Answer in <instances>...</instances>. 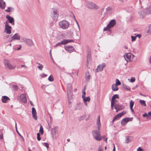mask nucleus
Returning a JSON list of instances; mask_svg holds the SVG:
<instances>
[{"instance_id":"nucleus-1","label":"nucleus","mask_w":151,"mask_h":151,"mask_svg":"<svg viewBox=\"0 0 151 151\" xmlns=\"http://www.w3.org/2000/svg\"><path fill=\"white\" fill-rule=\"evenodd\" d=\"M96 124L98 130H93L92 131V133L94 139L96 140L100 141L102 139V137L101 136V134L99 132L101 127L100 116V115L98 116L96 122Z\"/></svg>"},{"instance_id":"nucleus-2","label":"nucleus","mask_w":151,"mask_h":151,"mask_svg":"<svg viewBox=\"0 0 151 151\" xmlns=\"http://www.w3.org/2000/svg\"><path fill=\"white\" fill-rule=\"evenodd\" d=\"M60 27L64 30L67 29L69 26V23L65 20H63L58 23Z\"/></svg>"},{"instance_id":"nucleus-3","label":"nucleus","mask_w":151,"mask_h":151,"mask_svg":"<svg viewBox=\"0 0 151 151\" xmlns=\"http://www.w3.org/2000/svg\"><path fill=\"white\" fill-rule=\"evenodd\" d=\"M20 42H24L27 45L29 46H32L34 45V43L32 40L23 37L21 38Z\"/></svg>"},{"instance_id":"nucleus-4","label":"nucleus","mask_w":151,"mask_h":151,"mask_svg":"<svg viewBox=\"0 0 151 151\" xmlns=\"http://www.w3.org/2000/svg\"><path fill=\"white\" fill-rule=\"evenodd\" d=\"M4 64L6 68L10 70H12L15 68L16 66L15 65H12L10 63V61L7 59H4Z\"/></svg>"},{"instance_id":"nucleus-5","label":"nucleus","mask_w":151,"mask_h":151,"mask_svg":"<svg viewBox=\"0 0 151 151\" xmlns=\"http://www.w3.org/2000/svg\"><path fill=\"white\" fill-rule=\"evenodd\" d=\"M86 6L88 8L90 9H97L99 8L98 6L92 2H88Z\"/></svg>"},{"instance_id":"nucleus-6","label":"nucleus","mask_w":151,"mask_h":151,"mask_svg":"<svg viewBox=\"0 0 151 151\" xmlns=\"http://www.w3.org/2000/svg\"><path fill=\"white\" fill-rule=\"evenodd\" d=\"M67 90L68 97H72V85L71 84H68L67 86Z\"/></svg>"},{"instance_id":"nucleus-7","label":"nucleus","mask_w":151,"mask_h":151,"mask_svg":"<svg viewBox=\"0 0 151 151\" xmlns=\"http://www.w3.org/2000/svg\"><path fill=\"white\" fill-rule=\"evenodd\" d=\"M126 112L125 111H123L121 113H119L117 114L113 118L112 120V123H113L115 121L120 118L122 116L126 113Z\"/></svg>"},{"instance_id":"nucleus-8","label":"nucleus","mask_w":151,"mask_h":151,"mask_svg":"<svg viewBox=\"0 0 151 151\" xmlns=\"http://www.w3.org/2000/svg\"><path fill=\"white\" fill-rule=\"evenodd\" d=\"M11 27L8 25L7 22H6L5 24V31L7 34H10L11 33Z\"/></svg>"},{"instance_id":"nucleus-9","label":"nucleus","mask_w":151,"mask_h":151,"mask_svg":"<svg viewBox=\"0 0 151 151\" xmlns=\"http://www.w3.org/2000/svg\"><path fill=\"white\" fill-rule=\"evenodd\" d=\"M132 118L127 117L123 119L121 121V124L122 126L125 125L128 122L132 120Z\"/></svg>"},{"instance_id":"nucleus-10","label":"nucleus","mask_w":151,"mask_h":151,"mask_svg":"<svg viewBox=\"0 0 151 151\" xmlns=\"http://www.w3.org/2000/svg\"><path fill=\"white\" fill-rule=\"evenodd\" d=\"M124 57L127 61L131 60V58L132 57H134V56L131 53H128L125 54Z\"/></svg>"},{"instance_id":"nucleus-11","label":"nucleus","mask_w":151,"mask_h":151,"mask_svg":"<svg viewBox=\"0 0 151 151\" xmlns=\"http://www.w3.org/2000/svg\"><path fill=\"white\" fill-rule=\"evenodd\" d=\"M64 47L66 50L69 53H71L72 52L74 51L75 50V49L73 46L71 45L65 46Z\"/></svg>"},{"instance_id":"nucleus-12","label":"nucleus","mask_w":151,"mask_h":151,"mask_svg":"<svg viewBox=\"0 0 151 151\" xmlns=\"http://www.w3.org/2000/svg\"><path fill=\"white\" fill-rule=\"evenodd\" d=\"M116 24L115 20L113 19L111 20L109 24L107 25V27L111 28L113 27Z\"/></svg>"},{"instance_id":"nucleus-13","label":"nucleus","mask_w":151,"mask_h":151,"mask_svg":"<svg viewBox=\"0 0 151 151\" xmlns=\"http://www.w3.org/2000/svg\"><path fill=\"white\" fill-rule=\"evenodd\" d=\"M52 18L54 19H56L58 17V11L56 9H54L52 13Z\"/></svg>"},{"instance_id":"nucleus-14","label":"nucleus","mask_w":151,"mask_h":151,"mask_svg":"<svg viewBox=\"0 0 151 151\" xmlns=\"http://www.w3.org/2000/svg\"><path fill=\"white\" fill-rule=\"evenodd\" d=\"M103 10L104 11H105V12H104V14L106 15H107L108 14H109L110 13L112 10V8L110 7H108L107 8H106L105 9H104Z\"/></svg>"},{"instance_id":"nucleus-15","label":"nucleus","mask_w":151,"mask_h":151,"mask_svg":"<svg viewBox=\"0 0 151 151\" xmlns=\"http://www.w3.org/2000/svg\"><path fill=\"white\" fill-rule=\"evenodd\" d=\"M106 64L105 63H102L101 65H98L97 68V71H101L103 70V68L105 67Z\"/></svg>"},{"instance_id":"nucleus-16","label":"nucleus","mask_w":151,"mask_h":151,"mask_svg":"<svg viewBox=\"0 0 151 151\" xmlns=\"http://www.w3.org/2000/svg\"><path fill=\"white\" fill-rule=\"evenodd\" d=\"M32 117L35 120L37 119V112L35 108L33 107L32 109Z\"/></svg>"},{"instance_id":"nucleus-17","label":"nucleus","mask_w":151,"mask_h":151,"mask_svg":"<svg viewBox=\"0 0 151 151\" xmlns=\"http://www.w3.org/2000/svg\"><path fill=\"white\" fill-rule=\"evenodd\" d=\"M6 17L9 20V22L10 23H11L13 25H14V19L13 17H11L9 15H7Z\"/></svg>"},{"instance_id":"nucleus-18","label":"nucleus","mask_w":151,"mask_h":151,"mask_svg":"<svg viewBox=\"0 0 151 151\" xmlns=\"http://www.w3.org/2000/svg\"><path fill=\"white\" fill-rule=\"evenodd\" d=\"M115 109L116 110V112H117L118 111L123 109L124 107L123 106H120L117 104H116L114 106Z\"/></svg>"},{"instance_id":"nucleus-19","label":"nucleus","mask_w":151,"mask_h":151,"mask_svg":"<svg viewBox=\"0 0 151 151\" xmlns=\"http://www.w3.org/2000/svg\"><path fill=\"white\" fill-rule=\"evenodd\" d=\"M12 40H11L12 41L14 40H20V37L17 34H15L12 37Z\"/></svg>"},{"instance_id":"nucleus-20","label":"nucleus","mask_w":151,"mask_h":151,"mask_svg":"<svg viewBox=\"0 0 151 151\" xmlns=\"http://www.w3.org/2000/svg\"><path fill=\"white\" fill-rule=\"evenodd\" d=\"M20 98L21 100L23 103H25L27 102V98L24 94H21L20 96Z\"/></svg>"},{"instance_id":"nucleus-21","label":"nucleus","mask_w":151,"mask_h":151,"mask_svg":"<svg viewBox=\"0 0 151 151\" xmlns=\"http://www.w3.org/2000/svg\"><path fill=\"white\" fill-rule=\"evenodd\" d=\"M5 3L3 0H0V8L4 9L5 7Z\"/></svg>"},{"instance_id":"nucleus-22","label":"nucleus","mask_w":151,"mask_h":151,"mask_svg":"<svg viewBox=\"0 0 151 151\" xmlns=\"http://www.w3.org/2000/svg\"><path fill=\"white\" fill-rule=\"evenodd\" d=\"M125 143H128L129 142L132 141L133 138L132 137L129 136H127L125 137Z\"/></svg>"},{"instance_id":"nucleus-23","label":"nucleus","mask_w":151,"mask_h":151,"mask_svg":"<svg viewBox=\"0 0 151 151\" xmlns=\"http://www.w3.org/2000/svg\"><path fill=\"white\" fill-rule=\"evenodd\" d=\"M2 101L3 102L6 103L8 100H10V99L6 96H3L1 98Z\"/></svg>"},{"instance_id":"nucleus-24","label":"nucleus","mask_w":151,"mask_h":151,"mask_svg":"<svg viewBox=\"0 0 151 151\" xmlns=\"http://www.w3.org/2000/svg\"><path fill=\"white\" fill-rule=\"evenodd\" d=\"M73 42V40H64L61 41V43H62V45H64Z\"/></svg>"},{"instance_id":"nucleus-25","label":"nucleus","mask_w":151,"mask_h":151,"mask_svg":"<svg viewBox=\"0 0 151 151\" xmlns=\"http://www.w3.org/2000/svg\"><path fill=\"white\" fill-rule=\"evenodd\" d=\"M73 42V40H64L61 41V43H62V45H64Z\"/></svg>"},{"instance_id":"nucleus-26","label":"nucleus","mask_w":151,"mask_h":151,"mask_svg":"<svg viewBox=\"0 0 151 151\" xmlns=\"http://www.w3.org/2000/svg\"><path fill=\"white\" fill-rule=\"evenodd\" d=\"M83 106V104L81 103H79L77 104V106L75 108V110L81 109Z\"/></svg>"},{"instance_id":"nucleus-27","label":"nucleus","mask_w":151,"mask_h":151,"mask_svg":"<svg viewBox=\"0 0 151 151\" xmlns=\"http://www.w3.org/2000/svg\"><path fill=\"white\" fill-rule=\"evenodd\" d=\"M112 89L114 91H116L118 90L119 88L117 87V86L114 84L112 85Z\"/></svg>"},{"instance_id":"nucleus-28","label":"nucleus","mask_w":151,"mask_h":151,"mask_svg":"<svg viewBox=\"0 0 151 151\" xmlns=\"http://www.w3.org/2000/svg\"><path fill=\"white\" fill-rule=\"evenodd\" d=\"M91 54L90 53H88V55L87 57V63L88 64L90 63H91Z\"/></svg>"},{"instance_id":"nucleus-29","label":"nucleus","mask_w":151,"mask_h":151,"mask_svg":"<svg viewBox=\"0 0 151 151\" xmlns=\"http://www.w3.org/2000/svg\"><path fill=\"white\" fill-rule=\"evenodd\" d=\"M83 99L84 102H89L90 101L91 99L90 97L89 96L86 97H85V98H82Z\"/></svg>"},{"instance_id":"nucleus-30","label":"nucleus","mask_w":151,"mask_h":151,"mask_svg":"<svg viewBox=\"0 0 151 151\" xmlns=\"http://www.w3.org/2000/svg\"><path fill=\"white\" fill-rule=\"evenodd\" d=\"M90 77L89 72L87 71L86 73V79L88 81L89 80Z\"/></svg>"},{"instance_id":"nucleus-31","label":"nucleus","mask_w":151,"mask_h":151,"mask_svg":"<svg viewBox=\"0 0 151 151\" xmlns=\"http://www.w3.org/2000/svg\"><path fill=\"white\" fill-rule=\"evenodd\" d=\"M116 98H119V96L117 94H115L113 95V96L112 97L111 101L113 102V100L114 99H115Z\"/></svg>"},{"instance_id":"nucleus-32","label":"nucleus","mask_w":151,"mask_h":151,"mask_svg":"<svg viewBox=\"0 0 151 151\" xmlns=\"http://www.w3.org/2000/svg\"><path fill=\"white\" fill-rule=\"evenodd\" d=\"M139 102L142 105H143L145 106H146L145 101L144 100H140Z\"/></svg>"},{"instance_id":"nucleus-33","label":"nucleus","mask_w":151,"mask_h":151,"mask_svg":"<svg viewBox=\"0 0 151 151\" xmlns=\"http://www.w3.org/2000/svg\"><path fill=\"white\" fill-rule=\"evenodd\" d=\"M72 97H68V106L69 107H70L71 106V102L70 101V100L71 99Z\"/></svg>"},{"instance_id":"nucleus-34","label":"nucleus","mask_w":151,"mask_h":151,"mask_svg":"<svg viewBox=\"0 0 151 151\" xmlns=\"http://www.w3.org/2000/svg\"><path fill=\"white\" fill-rule=\"evenodd\" d=\"M39 132L42 134H43V127L40 124V129L39 130Z\"/></svg>"},{"instance_id":"nucleus-35","label":"nucleus","mask_w":151,"mask_h":151,"mask_svg":"<svg viewBox=\"0 0 151 151\" xmlns=\"http://www.w3.org/2000/svg\"><path fill=\"white\" fill-rule=\"evenodd\" d=\"M37 64L39 65V66H37V68L39 70H42L43 68V66L39 63H37Z\"/></svg>"},{"instance_id":"nucleus-36","label":"nucleus","mask_w":151,"mask_h":151,"mask_svg":"<svg viewBox=\"0 0 151 151\" xmlns=\"http://www.w3.org/2000/svg\"><path fill=\"white\" fill-rule=\"evenodd\" d=\"M114 84L118 86L121 85V83L118 79H116V83Z\"/></svg>"},{"instance_id":"nucleus-37","label":"nucleus","mask_w":151,"mask_h":151,"mask_svg":"<svg viewBox=\"0 0 151 151\" xmlns=\"http://www.w3.org/2000/svg\"><path fill=\"white\" fill-rule=\"evenodd\" d=\"M54 79V78L52 75H51L48 78V80L50 81H53Z\"/></svg>"},{"instance_id":"nucleus-38","label":"nucleus","mask_w":151,"mask_h":151,"mask_svg":"<svg viewBox=\"0 0 151 151\" xmlns=\"http://www.w3.org/2000/svg\"><path fill=\"white\" fill-rule=\"evenodd\" d=\"M139 14L142 15V17H143L145 15V13L143 11H140L139 12Z\"/></svg>"},{"instance_id":"nucleus-39","label":"nucleus","mask_w":151,"mask_h":151,"mask_svg":"<svg viewBox=\"0 0 151 151\" xmlns=\"http://www.w3.org/2000/svg\"><path fill=\"white\" fill-rule=\"evenodd\" d=\"M12 9L13 10H14V9L13 8L10 7H9L8 8V9L6 10V11L7 12H10L11 11H12V10H11L10 9Z\"/></svg>"},{"instance_id":"nucleus-40","label":"nucleus","mask_w":151,"mask_h":151,"mask_svg":"<svg viewBox=\"0 0 151 151\" xmlns=\"http://www.w3.org/2000/svg\"><path fill=\"white\" fill-rule=\"evenodd\" d=\"M124 88L125 89H126L127 90H130V87L129 86H127L126 85H124Z\"/></svg>"},{"instance_id":"nucleus-41","label":"nucleus","mask_w":151,"mask_h":151,"mask_svg":"<svg viewBox=\"0 0 151 151\" xmlns=\"http://www.w3.org/2000/svg\"><path fill=\"white\" fill-rule=\"evenodd\" d=\"M134 104V102L132 100H131L130 101V107H133Z\"/></svg>"},{"instance_id":"nucleus-42","label":"nucleus","mask_w":151,"mask_h":151,"mask_svg":"<svg viewBox=\"0 0 151 151\" xmlns=\"http://www.w3.org/2000/svg\"><path fill=\"white\" fill-rule=\"evenodd\" d=\"M82 98H85V95H86V93L85 91H84V90H82Z\"/></svg>"},{"instance_id":"nucleus-43","label":"nucleus","mask_w":151,"mask_h":151,"mask_svg":"<svg viewBox=\"0 0 151 151\" xmlns=\"http://www.w3.org/2000/svg\"><path fill=\"white\" fill-rule=\"evenodd\" d=\"M37 140L39 141H40L41 140V138L40 137V134L39 133H37Z\"/></svg>"},{"instance_id":"nucleus-44","label":"nucleus","mask_w":151,"mask_h":151,"mask_svg":"<svg viewBox=\"0 0 151 151\" xmlns=\"http://www.w3.org/2000/svg\"><path fill=\"white\" fill-rule=\"evenodd\" d=\"M40 76L42 78H44L46 76H47V75L45 74L44 73H42L40 74Z\"/></svg>"},{"instance_id":"nucleus-45","label":"nucleus","mask_w":151,"mask_h":151,"mask_svg":"<svg viewBox=\"0 0 151 151\" xmlns=\"http://www.w3.org/2000/svg\"><path fill=\"white\" fill-rule=\"evenodd\" d=\"M132 38V42L135 41L136 40V39L137 37V36H131Z\"/></svg>"},{"instance_id":"nucleus-46","label":"nucleus","mask_w":151,"mask_h":151,"mask_svg":"<svg viewBox=\"0 0 151 151\" xmlns=\"http://www.w3.org/2000/svg\"><path fill=\"white\" fill-rule=\"evenodd\" d=\"M52 137L53 139H56L57 138V137L56 136V133H55V134L53 133L52 134Z\"/></svg>"},{"instance_id":"nucleus-47","label":"nucleus","mask_w":151,"mask_h":151,"mask_svg":"<svg viewBox=\"0 0 151 151\" xmlns=\"http://www.w3.org/2000/svg\"><path fill=\"white\" fill-rule=\"evenodd\" d=\"M13 87L14 90H17L18 88L17 86L15 85H13Z\"/></svg>"},{"instance_id":"nucleus-48","label":"nucleus","mask_w":151,"mask_h":151,"mask_svg":"<svg viewBox=\"0 0 151 151\" xmlns=\"http://www.w3.org/2000/svg\"><path fill=\"white\" fill-rule=\"evenodd\" d=\"M110 28H109V27H107V25L106 27H104V28L103 31H105L107 30H109V29H110Z\"/></svg>"},{"instance_id":"nucleus-49","label":"nucleus","mask_w":151,"mask_h":151,"mask_svg":"<svg viewBox=\"0 0 151 151\" xmlns=\"http://www.w3.org/2000/svg\"><path fill=\"white\" fill-rule=\"evenodd\" d=\"M43 145L45 146L47 148V149L49 148V145H48V144L47 143L45 142V143H44Z\"/></svg>"},{"instance_id":"nucleus-50","label":"nucleus","mask_w":151,"mask_h":151,"mask_svg":"<svg viewBox=\"0 0 151 151\" xmlns=\"http://www.w3.org/2000/svg\"><path fill=\"white\" fill-rule=\"evenodd\" d=\"M16 129V131L17 132V133L22 138V139H23V140H24V139L23 138V137L19 133V132L18 131L17 129Z\"/></svg>"},{"instance_id":"nucleus-51","label":"nucleus","mask_w":151,"mask_h":151,"mask_svg":"<svg viewBox=\"0 0 151 151\" xmlns=\"http://www.w3.org/2000/svg\"><path fill=\"white\" fill-rule=\"evenodd\" d=\"M135 79L134 78H132L130 79V81L132 82H134L135 81Z\"/></svg>"},{"instance_id":"nucleus-52","label":"nucleus","mask_w":151,"mask_h":151,"mask_svg":"<svg viewBox=\"0 0 151 151\" xmlns=\"http://www.w3.org/2000/svg\"><path fill=\"white\" fill-rule=\"evenodd\" d=\"M137 151H143V150L141 147H139L137 150Z\"/></svg>"},{"instance_id":"nucleus-53","label":"nucleus","mask_w":151,"mask_h":151,"mask_svg":"<svg viewBox=\"0 0 151 151\" xmlns=\"http://www.w3.org/2000/svg\"><path fill=\"white\" fill-rule=\"evenodd\" d=\"M62 44V43H61V42H59L58 43H57L55 45V46L56 47V46H58V45H60Z\"/></svg>"},{"instance_id":"nucleus-54","label":"nucleus","mask_w":151,"mask_h":151,"mask_svg":"<svg viewBox=\"0 0 151 151\" xmlns=\"http://www.w3.org/2000/svg\"><path fill=\"white\" fill-rule=\"evenodd\" d=\"M114 104H113V102L111 101V109H113V106H114Z\"/></svg>"},{"instance_id":"nucleus-55","label":"nucleus","mask_w":151,"mask_h":151,"mask_svg":"<svg viewBox=\"0 0 151 151\" xmlns=\"http://www.w3.org/2000/svg\"><path fill=\"white\" fill-rule=\"evenodd\" d=\"M148 116V114L147 113H145L143 114V116L145 117Z\"/></svg>"},{"instance_id":"nucleus-56","label":"nucleus","mask_w":151,"mask_h":151,"mask_svg":"<svg viewBox=\"0 0 151 151\" xmlns=\"http://www.w3.org/2000/svg\"><path fill=\"white\" fill-rule=\"evenodd\" d=\"M117 101V100L115 99H114L113 101V104H114Z\"/></svg>"},{"instance_id":"nucleus-57","label":"nucleus","mask_w":151,"mask_h":151,"mask_svg":"<svg viewBox=\"0 0 151 151\" xmlns=\"http://www.w3.org/2000/svg\"><path fill=\"white\" fill-rule=\"evenodd\" d=\"M77 22V23L78 24V31H79V32H80V27H79V25L78 23V22Z\"/></svg>"},{"instance_id":"nucleus-58","label":"nucleus","mask_w":151,"mask_h":151,"mask_svg":"<svg viewBox=\"0 0 151 151\" xmlns=\"http://www.w3.org/2000/svg\"><path fill=\"white\" fill-rule=\"evenodd\" d=\"M21 66L22 68L24 67L25 68H27V67L24 65H21Z\"/></svg>"},{"instance_id":"nucleus-59","label":"nucleus","mask_w":151,"mask_h":151,"mask_svg":"<svg viewBox=\"0 0 151 151\" xmlns=\"http://www.w3.org/2000/svg\"><path fill=\"white\" fill-rule=\"evenodd\" d=\"M3 138V135L2 134H0V139H2Z\"/></svg>"},{"instance_id":"nucleus-60","label":"nucleus","mask_w":151,"mask_h":151,"mask_svg":"<svg viewBox=\"0 0 151 151\" xmlns=\"http://www.w3.org/2000/svg\"><path fill=\"white\" fill-rule=\"evenodd\" d=\"M119 0L122 2H125L127 1V0Z\"/></svg>"},{"instance_id":"nucleus-61","label":"nucleus","mask_w":151,"mask_h":151,"mask_svg":"<svg viewBox=\"0 0 151 151\" xmlns=\"http://www.w3.org/2000/svg\"><path fill=\"white\" fill-rule=\"evenodd\" d=\"M98 151H103V150L101 148L99 147L98 149Z\"/></svg>"},{"instance_id":"nucleus-62","label":"nucleus","mask_w":151,"mask_h":151,"mask_svg":"<svg viewBox=\"0 0 151 151\" xmlns=\"http://www.w3.org/2000/svg\"><path fill=\"white\" fill-rule=\"evenodd\" d=\"M113 145H114V148L113 150V151H115V145L114 144H113Z\"/></svg>"},{"instance_id":"nucleus-63","label":"nucleus","mask_w":151,"mask_h":151,"mask_svg":"<svg viewBox=\"0 0 151 151\" xmlns=\"http://www.w3.org/2000/svg\"><path fill=\"white\" fill-rule=\"evenodd\" d=\"M147 32L150 33H151V29H148Z\"/></svg>"},{"instance_id":"nucleus-64","label":"nucleus","mask_w":151,"mask_h":151,"mask_svg":"<svg viewBox=\"0 0 151 151\" xmlns=\"http://www.w3.org/2000/svg\"><path fill=\"white\" fill-rule=\"evenodd\" d=\"M147 114H148V115H149L150 116H151V112H148Z\"/></svg>"}]
</instances>
